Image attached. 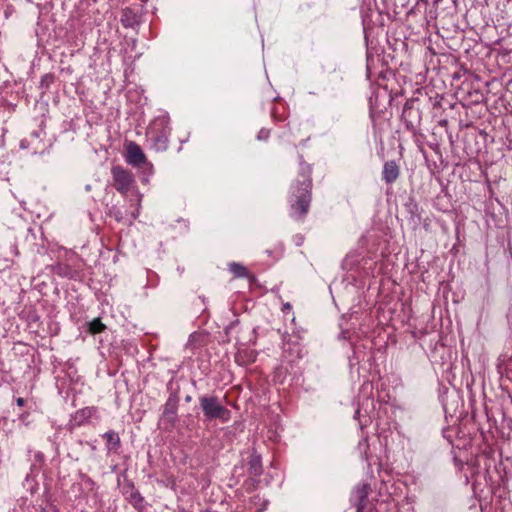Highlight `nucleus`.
Segmentation results:
<instances>
[{"instance_id":"nucleus-8","label":"nucleus","mask_w":512,"mask_h":512,"mask_svg":"<svg viewBox=\"0 0 512 512\" xmlns=\"http://www.w3.org/2000/svg\"><path fill=\"white\" fill-rule=\"evenodd\" d=\"M248 472L253 477L255 485L258 484L259 480L256 478L262 475L263 467L261 455L257 453L255 450L252 451L248 461Z\"/></svg>"},{"instance_id":"nucleus-7","label":"nucleus","mask_w":512,"mask_h":512,"mask_svg":"<svg viewBox=\"0 0 512 512\" xmlns=\"http://www.w3.org/2000/svg\"><path fill=\"white\" fill-rule=\"evenodd\" d=\"M124 495L126 496L129 503L138 511L143 512L144 506V497L140 494V492L136 489L133 482H129L127 487L125 488Z\"/></svg>"},{"instance_id":"nucleus-14","label":"nucleus","mask_w":512,"mask_h":512,"mask_svg":"<svg viewBox=\"0 0 512 512\" xmlns=\"http://www.w3.org/2000/svg\"><path fill=\"white\" fill-rule=\"evenodd\" d=\"M53 272L63 278L77 279L79 272L68 264L58 263L53 267Z\"/></svg>"},{"instance_id":"nucleus-26","label":"nucleus","mask_w":512,"mask_h":512,"mask_svg":"<svg viewBox=\"0 0 512 512\" xmlns=\"http://www.w3.org/2000/svg\"><path fill=\"white\" fill-rule=\"evenodd\" d=\"M359 415H360V410L358 409V410H356V412H355V414H354V418L359 417Z\"/></svg>"},{"instance_id":"nucleus-16","label":"nucleus","mask_w":512,"mask_h":512,"mask_svg":"<svg viewBox=\"0 0 512 512\" xmlns=\"http://www.w3.org/2000/svg\"><path fill=\"white\" fill-rule=\"evenodd\" d=\"M152 133L153 147L157 151H165L168 148V137L164 132Z\"/></svg>"},{"instance_id":"nucleus-12","label":"nucleus","mask_w":512,"mask_h":512,"mask_svg":"<svg viewBox=\"0 0 512 512\" xmlns=\"http://www.w3.org/2000/svg\"><path fill=\"white\" fill-rule=\"evenodd\" d=\"M102 437L106 440V449L108 453H119L121 439L118 432L109 430Z\"/></svg>"},{"instance_id":"nucleus-13","label":"nucleus","mask_w":512,"mask_h":512,"mask_svg":"<svg viewBox=\"0 0 512 512\" xmlns=\"http://www.w3.org/2000/svg\"><path fill=\"white\" fill-rule=\"evenodd\" d=\"M95 412L96 409L94 407H85L79 409L72 416V422L75 426H81L85 424L93 416Z\"/></svg>"},{"instance_id":"nucleus-17","label":"nucleus","mask_w":512,"mask_h":512,"mask_svg":"<svg viewBox=\"0 0 512 512\" xmlns=\"http://www.w3.org/2000/svg\"><path fill=\"white\" fill-rule=\"evenodd\" d=\"M229 271L233 273V275L237 278L250 277L248 269L244 265L237 262H232L229 264Z\"/></svg>"},{"instance_id":"nucleus-23","label":"nucleus","mask_w":512,"mask_h":512,"mask_svg":"<svg viewBox=\"0 0 512 512\" xmlns=\"http://www.w3.org/2000/svg\"><path fill=\"white\" fill-rule=\"evenodd\" d=\"M348 358H349V363L351 366L358 363V358L356 357L355 351H353V354L351 356H349Z\"/></svg>"},{"instance_id":"nucleus-22","label":"nucleus","mask_w":512,"mask_h":512,"mask_svg":"<svg viewBox=\"0 0 512 512\" xmlns=\"http://www.w3.org/2000/svg\"><path fill=\"white\" fill-rule=\"evenodd\" d=\"M35 461L38 463H43L45 461V456L42 452L38 451L34 454Z\"/></svg>"},{"instance_id":"nucleus-25","label":"nucleus","mask_w":512,"mask_h":512,"mask_svg":"<svg viewBox=\"0 0 512 512\" xmlns=\"http://www.w3.org/2000/svg\"><path fill=\"white\" fill-rule=\"evenodd\" d=\"M191 400H192V397H191L190 395H187V396L185 397V401H186V402H191Z\"/></svg>"},{"instance_id":"nucleus-19","label":"nucleus","mask_w":512,"mask_h":512,"mask_svg":"<svg viewBox=\"0 0 512 512\" xmlns=\"http://www.w3.org/2000/svg\"><path fill=\"white\" fill-rule=\"evenodd\" d=\"M88 331L91 334H98L105 330L106 326L101 322L99 318H95L88 322Z\"/></svg>"},{"instance_id":"nucleus-18","label":"nucleus","mask_w":512,"mask_h":512,"mask_svg":"<svg viewBox=\"0 0 512 512\" xmlns=\"http://www.w3.org/2000/svg\"><path fill=\"white\" fill-rule=\"evenodd\" d=\"M55 82V75L53 73H46L41 77L39 88L42 93L47 92L51 85Z\"/></svg>"},{"instance_id":"nucleus-11","label":"nucleus","mask_w":512,"mask_h":512,"mask_svg":"<svg viewBox=\"0 0 512 512\" xmlns=\"http://www.w3.org/2000/svg\"><path fill=\"white\" fill-rule=\"evenodd\" d=\"M403 207L406 214L408 215L409 220L415 225L419 224L421 221V215L416 199L412 196H409L406 202L403 204Z\"/></svg>"},{"instance_id":"nucleus-4","label":"nucleus","mask_w":512,"mask_h":512,"mask_svg":"<svg viewBox=\"0 0 512 512\" xmlns=\"http://www.w3.org/2000/svg\"><path fill=\"white\" fill-rule=\"evenodd\" d=\"M421 120L422 112L419 99H408L402 110L401 121L405 125V128L413 134L415 141H418V137H423L419 129Z\"/></svg>"},{"instance_id":"nucleus-27","label":"nucleus","mask_w":512,"mask_h":512,"mask_svg":"<svg viewBox=\"0 0 512 512\" xmlns=\"http://www.w3.org/2000/svg\"><path fill=\"white\" fill-rule=\"evenodd\" d=\"M291 305L289 303L284 304V308L289 309Z\"/></svg>"},{"instance_id":"nucleus-5","label":"nucleus","mask_w":512,"mask_h":512,"mask_svg":"<svg viewBox=\"0 0 512 512\" xmlns=\"http://www.w3.org/2000/svg\"><path fill=\"white\" fill-rule=\"evenodd\" d=\"M114 188L121 194L126 195L134 183L132 173L122 166H113L111 169Z\"/></svg>"},{"instance_id":"nucleus-21","label":"nucleus","mask_w":512,"mask_h":512,"mask_svg":"<svg viewBox=\"0 0 512 512\" xmlns=\"http://www.w3.org/2000/svg\"><path fill=\"white\" fill-rule=\"evenodd\" d=\"M19 420L26 426L29 425V413H23L20 415Z\"/></svg>"},{"instance_id":"nucleus-10","label":"nucleus","mask_w":512,"mask_h":512,"mask_svg":"<svg viewBox=\"0 0 512 512\" xmlns=\"http://www.w3.org/2000/svg\"><path fill=\"white\" fill-rule=\"evenodd\" d=\"M369 492H370V486L368 484H362V485L357 486V488L355 490L356 512H366Z\"/></svg>"},{"instance_id":"nucleus-20","label":"nucleus","mask_w":512,"mask_h":512,"mask_svg":"<svg viewBox=\"0 0 512 512\" xmlns=\"http://www.w3.org/2000/svg\"><path fill=\"white\" fill-rule=\"evenodd\" d=\"M269 137V130L261 129L257 135L258 140H266Z\"/></svg>"},{"instance_id":"nucleus-3","label":"nucleus","mask_w":512,"mask_h":512,"mask_svg":"<svg viewBox=\"0 0 512 512\" xmlns=\"http://www.w3.org/2000/svg\"><path fill=\"white\" fill-rule=\"evenodd\" d=\"M199 408L203 414V422L211 423L220 421L227 423L231 419V411L223 404L222 400L213 394H204L199 396Z\"/></svg>"},{"instance_id":"nucleus-1","label":"nucleus","mask_w":512,"mask_h":512,"mask_svg":"<svg viewBox=\"0 0 512 512\" xmlns=\"http://www.w3.org/2000/svg\"><path fill=\"white\" fill-rule=\"evenodd\" d=\"M312 180L310 171H303L290 188L291 216L295 219H303L308 213L311 202Z\"/></svg>"},{"instance_id":"nucleus-2","label":"nucleus","mask_w":512,"mask_h":512,"mask_svg":"<svg viewBox=\"0 0 512 512\" xmlns=\"http://www.w3.org/2000/svg\"><path fill=\"white\" fill-rule=\"evenodd\" d=\"M180 389V379L175 377L171 378L166 384L169 396L162 406V412L158 420V427L165 432H171L179 421Z\"/></svg>"},{"instance_id":"nucleus-15","label":"nucleus","mask_w":512,"mask_h":512,"mask_svg":"<svg viewBox=\"0 0 512 512\" xmlns=\"http://www.w3.org/2000/svg\"><path fill=\"white\" fill-rule=\"evenodd\" d=\"M121 23L126 28H134L139 23L137 13L130 7H126L122 11Z\"/></svg>"},{"instance_id":"nucleus-6","label":"nucleus","mask_w":512,"mask_h":512,"mask_svg":"<svg viewBox=\"0 0 512 512\" xmlns=\"http://www.w3.org/2000/svg\"><path fill=\"white\" fill-rule=\"evenodd\" d=\"M126 162L134 167H141L147 164V159L141 147L131 141L126 146Z\"/></svg>"},{"instance_id":"nucleus-28","label":"nucleus","mask_w":512,"mask_h":512,"mask_svg":"<svg viewBox=\"0 0 512 512\" xmlns=\"http://www.w3.org/2000/svg\"><path fill=\"white\" fill-rule=\"evenodd\" d=\"M202 512H218V511H214V510H211V509H205L204 511Z\"/></svg>"},{"instance_id":"nucleus-9","label":"nucleus","mask_w":512,"mask_h":512,"mask_svg":"<svg viewBox=\"0 0 512 512\" xmlns=\"http://www.w3.org/2000/svg\"><path fill=\"white\" fill-rule=\"evenodd\" d=\"M400 175V168L394 160L386 161L383 165L382 180L386 184L394 183Z\"/></svg>"},{"instance_id":"nucleus-24","label":"nucleus","mask_w":512,"mask_h":512,"mask_svg":"<svg viewBox=\"0 0 512 512\" xmlns=\"http://www.w3.org/2000/svg\"><path fill=\"white\" fill-rule=\"evenodd\" d=\"M16 403H17V405H18L19 407H22V406H24V404H25V399H24V398L19 397V398H17V399H16Z\"/></svg>"}]
</instances>
